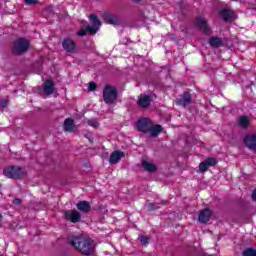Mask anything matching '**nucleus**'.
I'll use <instances>...</instances> for the list:
<instances>
[{"label":"nucleus","instance_id":"23","mask_svg":"<svg viewBox=\"0 0 256 256\" xmlns=\"http://www.w3.org/2000/svg\"><path fill=\"white\" fill-rule=\"evenodd\" d=\"M73 127H75V120H73V118L65 119L64 131H73Z\"/></svg>","mask_w":256,"mask_h":256},{"label":"nucleus","instance_id":"30","mask_svg":"<svg viewBox=\"0 0 256 256\" xmlns=\"http://www.w3.org/2000/svg\"><path fill=\"white\" fill-rule=\"evenodd\" d=\"M88 89H89V91H96V89H97V83H95V82H90L89 85H88Z\"/></svg>","mask_w":256,"mask_h":256},{"label":"nucleus","instance_id":"5","mask_svg":"<svg viewBox=\"0 0 256 256\" xmlns=\"http://www.w3.org/2000/svg\"><path fill=\"white\" fill-rule=\"evenodd\" d=\"M153 122L151 121V119L149 118H140L137 122H136V129L138 131H140V133H149V131H151V127H152Z\"/></svg>","mask_w":256,"mask_h":256},{"label":"nucleus","instance_id":"16","mask_svg":"<svg viewBox=\"0 0 256 256\" xmlns=\"http://www.w3.org/2000/svg\"><path fill=\"white\" fill-rule=\"evenodd\" d=\"M191 100V93L185 91L182 98L176 100V105H179L180 107H186L187 105L191 104Z\"/></svg>","mask_w":256,"mask_h":256},{"label":"nucleus","instance_id":"18","mask_svg":"<svg viewBox=\"0 0 256 256\" xmlns=\"http://www.w3.org/2000/svg\"><path fill=\"white\" fill-rule=\"evenodd\" d=\"M76 207L78 209V211H80L81 213H90L91 212V204H89L88 201H80L76 204Z\"/></svg>","mask_w":256,"mask_h":256},{"label":"nucleus","instance_id":"24","mask_svg":"<svg viewBox=\"0 0 256 256\" xmlns=\"http://www.w3.org/2000/svg\"><path fill=\"white\" fill-rule=\"evenodd\" d=\"M89 21L93 24L94 27H98L99 29H101V20H99V17H97V15L90 14Z\"/></svg>","mask_w":256,"mask_h":256},{"label":"nucleus","instance_id":"7","mask_svg":"<svg viewBox=\"0 0 256 256\" xmlns=\"http://www.w3.org/2000/svg\"><path fill=\"white\" fill-rule=\"evenodd\" d=\"M102 19L107 25H119L121 23L119 16L111 12H104L102 14Z\"/></svg>","mask_w":256,"mask_h":256},{"label":"nucleus","instance_id":"15","mask_svg":"<svg viewBox=\"0 0 256 256\" xmlns=\"http://www.w3.org/2000/svg\"><path fill=\"white\" fill-rule=\"evenodd\" d=\"M151 96L150 95H147V94H144V95H141L137 101V105L138 107H141L142 109H147L148 107L151 106Z\"/></svg>","mask_w":256,"mask_h":256},{"label":"nucleus","instance_id":"17","mask_svg":"<svg viewBox=\"0 0 256 256\" xmlns=\"http://www.w3.org/2000/svg\"><path fill=\"white\" fill-rule=\"evenodd\" d=\"M43 91L45 95H53L55 91V82L53 80L44 81Z\"/></svg>","mask_w":256,"mask_h":256},{"label":"nucleus","instance_id":"31","mask_svg":"<svg viewBox=\"0 0 256 256\" xmlns=\"http://www.w3.org/2000/svg\"><path fill=\"white\" fill-rule=\"evenodd\" d=\"M88 125H90V127H94L95 129H97V127H99V122L88 120Z\"/></svg>","mask_w":256,"mask_h":256},{"label":"nucleus","instance_id":"13","mask_svg":"<svg viewBox=\"0 0 256 256\" xmlns=\"http://www.w3.org/2000/svg\"><path fill=\"white\" fill-rule=\"evenodd\" d=\"M213 215V211L209 208H204L203 210L200 211L198 215V221L199 223L206 224L211 221V216Z\"/></svg>","mask_w":256,"mask_h":256},{"label":"nucleus","instance_id":"25","mask_svg":"<svg viewBox=\"0 0 256 256\" xmlns=\"http://www.w3.org/2000/svg\"><path fill=\"white\" fill-rule=\"evenodd\" d=\"M242 256H256V250L253 247H248L243 250Z\"/></svg>","mask_w":256,"mask_h":256},{"label":"nucleus","instance_id":"27","mask_svg":"<svg viewBox=\"0 0 256 256\" xmlns=\"http://www.w3.org/2000/svg\"><path fill=\"white\" fill-rule=\"evenodd\" d=\"M140 243L144 245V247H147V245H149V237L140 236Z\"/></svg>","mask_w":256,"mask_h":256},{"label":"nucleus","instance_id":"6","mask_svg":"<svg viewBox=\"0 0 256 256\" xmlns=\"http://www.w3.org/2000/svg\"><path fill=\"white\" fill-rule=\"evenodd\" d=\"M219 15L223 19L224 23H231L237 19L235 11L227 8L220 10Z\"/></svg>","mask_w":256,"mask_h":256},{"label":"nucleus","instance_id":"14","mask_svg":"<svg viewBox=\"0 0 256 256\" xmlns=\"http://www.w3.org/2000/svg\"><path fill=\"white\" fill-rule=\"evenodd\" d=\"M125 157V152L121 150H115L110 154L109 157V164L110 165H117Z\"/></svg>","mask_w":256,"mask_h":256},{"label":"nucleus","instance_id":"37","mask_svg":"<svg viewBox=\"0 0 256 256\" xmlns=\"http://www.w3.org/2000/svg\"><path fill=\"white\" fill-rule=\"evenodd\" d=\"M0 188H1V184H0Z\"/></svg>","mask_w":256,"mask_h":256},{"label":"nucleus","instance_id":"29","mask_svg":"<svg viewBox=\"0 0 256 256\" xmlns=\"http://www.w3.org/2000/svg\"><path fill=\"white\" fill-rule=\"evenodd\" d=\"M87 28L86 29H83V28H81L79 31H78V33H77V35H78V37H85V35H87Z\"/></svg>","mask_w":256,"mask_h":256},{"label":"nucleus","instance_id":"12","mask_svg":"<svg viewBox=\"0 0 256 256\" xmlns=\"http://www.w3.org/2000/svg\"><path fill=\"white\" fill-rule=\"evenodd\" d=\"M62 47L66 53L73 54L77 50V44L71 38H64L62 41Z\"/></svg>","mask_w":256,"mask_h":256},{"label":"nucleus","instance_id":"28","mask_svg":"<svg viewBox=\"0 0 256 256\" xmlns=\"http://www.w3.org/2000/svg\"><path fill=\"white\" fill-rule=\"evenodd\" d=\"M159 205L155 204V203H149L148 204V211H157V209H159Z\"/></svg>","mask_w":256,"mask_h":256},{"label":"nucleus","instance_id":"4","mask_svg":"<svg viewBox=\"0 0 256 256\" xmlns=\"http://www.w3.org/2000/svg\"><path fill=\"white\" fill-rule=\"evenodd\" d=\"M3 173L5 177H8V179H23L25 176L23 168L17 166L6 167Z\"/></svg>","mask_w":256,"mask_h":256},{"label":"nucleus","instance_id":"2","mask_svg":"<svg viewBox=\"0 0 256 256\" xmlns=\"http://www.w3.org/2000/svg\"><path fill=\"white\" fill-rule=\"evenodd\" d=\"M102 97L106 105H115L119 99V91L111 84H106L102 91Z\"/></svg>","mask_w":256,"mask_h":256},{"label":"nucleus","instance_id":"1","mask_svg":"<svg viewBox=\"0 0 256 256\" xmlns=\"http://www.w3.org/2000/svg\"><path fill=\"white\" fill-rule=\"evenodd\" d=\"M68 243L79 251L81 255L91 256L95 253V242L84 236H69Z\"/></svg>","mask_w":256,"mask_h":256},{"label":"nucleus","instance_id":"33","mask_svg":"<svg viewBox=\"0 0 256 256\" xmlns=\"http://www.w3.org/2000/svg\"><path fill=\"white\" fill-rule=\"evenodd\" d=\"M13 205H21L22 203V200L21 198H15L13 201H12Z\"/></svg>","mask_w":256,"mask_h":256},{"label":"nucleus","instance_id":"22","mask_svg":"<svg viewBox=\"0 0 256 256\" xmlns=\"http://www.w3.org/2000/svg\"><path fill=\"white\" fill-rule=\"evenodd\" d=\"M142 167L148 171V173H155V171H157V166L154 163H149L147 161L142 162Z\"/></svg>","mask_w":256,"mask_h":256},{"label":"nucleus","instance_id":"34","mask_svg":"<svg viewBox=\"0 0 256 256\" xmlns=\"http://www.w3.org/2000/svg\"><path fill=\"white\" fill-rule=\"evenodd\" d=\"M7 105H8V102H7V101H5V100L0 101V107H1V109H5V107H7Z\"/></svg>","mask_w":256,"mask_h":256},{"label":"nucleus","instance_id":"32","mask_svg":"<svg viewBox=\"0 0 256 256\" xmlns=\"http://www.w3.org/2000/svg\"><path fill=\"white\" fill-rule=\"evenodd\" d=\"M26 5H37L39 3L37 0H24Z\"/></svg>","mask_w":256,"mask_h":256},{"label":"nucleus","instance_id":"8","mask_svg":"<svg viewBox=\"0 0 256 256\" xmlns=\"http://www.w3.org/2000/svg\"><path fill=\"white\" fill-rule=\"evenodd\" d=\"M219 162L216 158L208 157L205 159V161H202L199 164V171L200 173H206L208 171L209 167H215Z\"/></svg>","mask_w":256,"mask_h":256},{"label":"nucleus","instance_id":"36","mask_svg":"<svg viewBox=\"0 0 256 256\" xmlns=\"http://www.w3.org/2000/svg\"><path fill=\"white\" fill-rule=\"evenodd\" d=\"M133 3H141V0H132Z\"/></svg>","mask_w":256,"mask_h":256},{"label":"nucleus","instance_id":"11","mask_svg":"<svg viewBox=\"0 0 256 256\" xmlns=\"http://www.w3.org/2000/svg\"><path fill=\"white\" fill-rule=\"evenodd\" d=\"M64 218L70 223H79L81 221V213L77 210H67L64 212Z\"/></svg>","mask_w":256,"mask_h":256},{"label":"nucleus","instance_id":"19","mask_svg":"<svg viewBox=\"0 0 256 256\" xmlns=\"http://www.w3.org/2000/svg\"><path fill=\"white\" fill-rule=\"evenodd\" d=\"M251 125V120H249L248 116L242 115L238 118V126L241 129H247Z\"/></svg>","mask_w":256,"mask_h":256},{"label":"nucleus","instance_id":"20","mask_svg":"<svg viewBox=\"0 0 256 256\" xmlns=\"http://www.w3.org/2000/svg\"><path fill=\"white\" fill-rule=\"evenodd\" d=\"M209 44L211 45V47H215L216 49H219V47H223V45H225L223 43V39H221L220 37H211L209 40Z\"/></svg>","mask_w":256,"mask_h":256},{"label":"nucleus","instance_id":"3","mask_svg":"<svg viewBox=\"0 0 256 256\" xmlns=\"http://www.w3.org/2000/svg\"><path fill=\"white\" fill-rule=\"evenodd\" d=\"M29 47H31V43L25 38H19L14 41L11 53L12 55H23L29 51Z\"/></svg>","mask_w":256,"mask_h":256},{"label":"nucleus","instance_id":"21","mask_svg":"<svg viewBox=\"0 0 256 256\" xmlns=\"http://www.w3.org/2000/svg\"><path fill=\"white\" fill-rule=\"evenodd\" d=\"M163 131V126L156 124L155 126L152 123V127H150L149 133L151 134V137H158L159 133Z\"/></svg>","mask_w":256,"mask_h":256},{"label":"nucleus","instance_id":"10","mask_svg":"<svg viewBox=\"0 0 256 256\" xmlns=\"http://www.w3.org/2000/svg\"><path fill=\"white\" fill-rule=\"evenodd\" d=\"M243 143L249 151L256 153V134H247L243 139Z\"/></svg>","mask_w":256,"mask_h":256},{"label":"nucleus","instance_id":"26","mask_svg":"<svg viewBox=\"0 0 256 256\" xmlns=\"http://www.w3.org/2000/svg\"><path fill=\"white\" fill-rule=\"evenodd\" d=\"M86 31H87L88 35H97V31H99V27L87 26Z\"/></svg>","mask_w":256,"mask_h":256},{"label":"nucleus","instance_id":"9","mask_svg":"<svg viewBox=\"0 0 256 256\" xmlns=\"http://www.w3.org/2000/svg\"><path fill=\"white\" fill-rule=\"evenodd\" d=\"M195 25L198 29H201L205 35H211V28H209V24L205 18L199 16L195 19Z\"/></svg>","mask_w":256,"mask_h":256},{"label":"nucleus","instance_id":"35","mask_svg":"<svg viewBox=\"0 0 256 256\" xmlns=\"http://www.w3.org/2000/svg\"><path fill=\"white\" fill-rule=\"evenodd\" d=\"M252 200L256 201V188L252 192Z\"/></svg>","mask_w":256,"mask_h":256}]
</instances>
